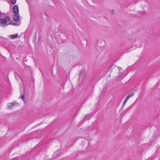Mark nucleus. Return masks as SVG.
Listing matches in <instances>:
<instances>
[{"mask_svg": "<svg viewBox=\"0 0 160 160\" xmlns=\"http://www.w3.org/2000/svg\"><path fill=\"white\" fill-rule=\"evenodd\" d=\"M9 23H10V24H12V25H17V23H16L12 22H10Z\"/></svg>", "mask_w": 160, "mask_h": 160, "instance_id": "ddd939ff", "label": "nucleus"}, {"mask_svg": "<svg viewBox=\"0 0 160 160\" xmlns=\"http://www.w3.org/2000/svg\"><path fill=\"white\" fill-rule=\"evenodd\" d=\"M15 103L13 102L11 103H10L8 104V107L10 108H12V107H13Z\"/></svg>", "mask_w": 160, "mask_h": 160, "instance_id": "423d86ee", "label": "nucleus"}, {"mask_svg": "<svg viewBox=\"0 0 160 160\" xmlns=\"http://www.w3.org/2000/svg\"><path fill=\"white\" fill-rule=\"evenodd\" d=\"M20 19L19 16L16 14H15L13 16V20L16 22H18Z\"/></svg>", "mask_w": 160, "mask_h": 160, "instance_id": "39448f33", "label": "nucleus"}, {"mask_svg": "<svg viewBox=\"0 0 160 160\" xmlns=\"http://www.w3.org/2000/svg\"><path fill=\"white\" fill-rule=\"evenodd\" d=\"M59 150H57L54 153L53 156L55 157L59 155Z\"/></svg>", "mask_w": 160, "mask_h": 160, "instance_id": "0eeeda50", "label": "nucleus"}, {"mask_svg": "<svg viewBox=\"0 0 160 160\" xmlns=\"http://www.w3.org/2000/svg\"><path fill=\"white\" fill-rule=\"evenodd\" d=\"M83 73V71L82 70H81L80 71L79 73V77H80L81 76H82Z\"/></svg>", "mask_w": 160, "mask_h": 160, "instance_id": "9d476101", "label": "nucleus"}, {"mask_svg": "<svg viewBox=\"0 0 160 160\" xmlns=\"http://www.w3.org/2000/svg\"><path fill=\"white\" fill-rule=\"evenodd\" d=\"M119 70L120 72H119V73L120 74V75L123 72L122 70V68H119Z\"/></svg>", "mask_w": 160, "mask_h": 160, "instance_id": "f8f14e48", "label": "nucleus"}, {"mask_svg": "<svg viewBox=\"0 0 160 160\" xmlns=\"http://www.w3.org/2000/svg\"><path fill=\"white\" fill-rule=\"evenodd\" d=\"M11 2L12 4H14L16 2V0H11Z\"/></svg>", "mask_w": 160, "mask_h": 160, "instance_id": "9b49d317", "label": "nucleus"}, {"mask_svg": "<svg viewBox=\"0 0 160 160\" xmlns=\"http://www.w3.org/2000/svg\"><path fill=\"white\" fill-rule=\"evenodd\" d=\"M128 99H129L127 97L125 98L123 103V105H125V104L126 103L127 101H128Z\"/></svg>", "mask_w": 160, "mask_h": 160, "instance_id": "1a4fd4ad", "label": "nucleus"}, {"mask_svg": "<svg viewBox=\"0 0 160 160\" xmlns=\"http://www.w3.org/2000/svg\"><path fill=\"white\" fill-rule=\"evenodd\" d=\"M13 12L15 14L18 15V13L19 10L18 8L17 5H15L13 8Z\"/></svg>", "mask_w": 160, "mask_h": 160, "instance_id": "f03ea898", "label": "nucleus"}, {"mask_svg": "<svg viewBox=\"0 0 160 160\" xmlns=\"http://www.w3.org/2000/svg\"><path fill=\"white\" fill-rule=\"evenodd\" d=\"M10 18L9 16L5 17L3 18L0 19V25L2 27L6 26L9 24V22L10 21Z\"/></svg>", "mask_w": 160, "mask_h": 160, "instance_id": "f257e3e1", "label": "nucleus"}, {"mask_svg": "<svg viewBox=\"0 0 160 160\" xmlns=\"http://www.w3.org/2000/svg\"><path fill=\"white\" fill-rule=\"evenodd\" d=\"M20 91L21 96H20V98L22 99V100H23V101H24V102H26V100H25V97L24 96V92L23 91L21 92V89H20Z\"/></svg>", "mask_w": 160, "mask_h": 160, "instance_id": "7ed1b4c3", "label": "nucleus"}, {"mask_svg": "<svg viewBox=\"0 0 160 160\" xmlns=\"http://www.w3.org/2000/svg\"><path fill=\"white\" fill-rule=\"evenodd\" d=\"M134 95V92H132L131 93L129 94H128L127 96V97L129 99L130 97H131L133 96Z\"/></svg>", "mask_w": 160, "mask_h": 160, "instance_id": "6e6552de", "label": "nucleus"}, {"mask_svg": "<svg viewBox=\"0 0 160 160\" xmlns=\"http://www.w3.org/2000/svg\"><path fill=\"white\" fill-rule=\"evenodd\" d=\"M18 34L16 33L15 34L9 35L8 37L11 39H15L17 38L18 37Z\"/></svg>", "mask_w": 160, "mask_h": 160, "instance_id": "20e7f679", "label": "nucleus"}]
</instances>
